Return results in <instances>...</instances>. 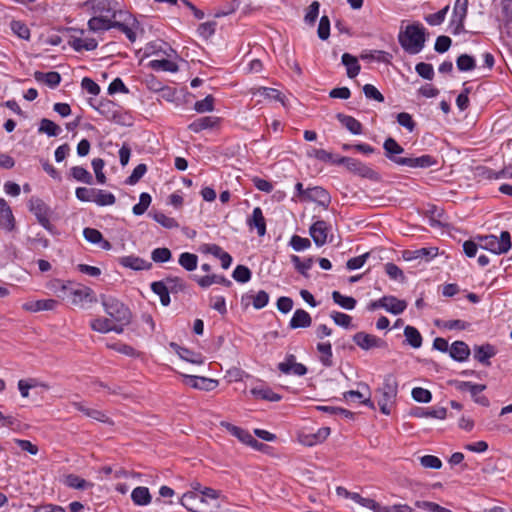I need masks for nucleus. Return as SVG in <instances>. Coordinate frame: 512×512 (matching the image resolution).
<instances>
[{"instance_id": "obj_14", "label": "nucleus", "mask_w": 512, "mask_h": 512, "mask_svg": "<svg viewBox=\"0 0 512 512\" xmlns=\"http://www.w3.org/2000/svg\"><path fill=\"white\" fill-rule=\"evenodd\" d=\"M473 351L475 360H477L478 362L485 366H490V358L494 357L497 354L496 347L490 343L475 345Z\"/></svg>"}, {"instance_id": "obj_52", "label": "nucleus", "mask_w": 512, "mask_h": 512, "mask_svg": "<svg viewBox=\"0 0 512 512\" xmlns=\"http://www.w3.org/2000/svg\"><path fill=\"white\" fill-rule=\"evenodd\" d=\"M457 68L460 71H471L476 67L475 59L468 54H461L456 60Z\"/></svg>"}, {"instance_id": "obj_49", "label": "nucleus", "mask_w": 512, "mask_h": 512, "mask_svg": "<svg viewBox=\"0 0 512 512\" xmlns=\"http://www.w3.org/2000/svg\"><path fill=\"white\" fill-rule=\"evenodd\" d=\"M111 323H112V321L109 318L99 317V318L93 319L90 322V327L93 331H96L99 333H109V332H111Z\"/></svg>"}, {"instance_id": "obj_53", "label": "nucleus", "mask_w": 512, "mask_h": 512, "mask_svg": "<svg viewBox=\"0 0 512 512\" xmlns=\"http://www.w3.org/2000/svg\"><path fill=\"white\" fill-rule=\"evenodd\" d=\"M232 277L239 283H247L252 277L251 270L245 265H237L232 273Z\"/></svg>"}, {"instance_id": "obj_44", "label": "nucleus", "mask_w": 512, "mask_h": 512, "mask_svg": "<svg viewBox=\"0 0 512 512\" xmlns=\"http://www.w3.org/2000/svg\"><path fill=\"white\" fill-rule=\"evenodd\" d=\"M251 393L254 397L262 400L271 402H277L281 400V396L272 391L270 388H253Z\"/></svg>"}, {"instance_id": "obj_25", "label": "nucleus", "mask_w": 512, "mask_h": 512, "mask_svg": "<svg viewBox=\"0 0 512 512\" xmlns=\"http://www.w3.org/2000/svg\"><path fill=\"white\" fill-rule=\"evenodd\" d=\"M221 426L224 427L231 435L236 437L239 441H241L244 444L256 443V439L249 433L248 430H245L241 427H238L236 425H233L229 422L222 421Z\"/></svg>"}, {"instance_id": "obj_15", "label": "nucleus", "mask_w": 512, "mask_h": 512, "mask_svg": "<svg viewBox=\"0 0 512 512\" xmlns=\"http://www.w3.org/2000/svg\"><path fill=\"white\" fill-rule=\"evenodd\" d=\"M328 224L324 220H318L309 228V234L314 243L321 247L327 242Z\"/></svg>"}, {"instance_id": "obj_7", "label": "nucleus", "mask_w": 512, "mask_h": 512, "mask_svg": "<svg viewBox=\"0 0 512 512\" xmlns=\"http://www.w3.org/2000/svg\"><path fill=\"white\" fill-rule=\"evenodd\" d=\"M481 248L491 251L495 254L507 253L511 248V235L508 231H502L500 238L495 235H485L479 237Z\"/></svg>"}, {"instance_id": "obj_6", "label": "nucleus", "mask_w": 512, "mask_h": 512, "mask_svg": "<svg viewBox=\"0 0 512 512\" xmlns=\"http://www.w3.org/2000/svg\"><path fill=\"white\" fill-rule=\"evenodd\" d=\"M84 5L89 8L93 16L113 20H116L117 15L120 19L125 17V13L119 9L118 2L115 0H87Z\"/></svg>"}, {"instance_id": "obj_27", "label": "nucleus", "mask_w": 512, "mask_h": 512, "mask_svg": "<svg viewBox=\"0 0 512 512\" xmlns=\"http://www.w3.org/2000/svg\"><path fill=\"white\" fill-rule=\"evenodd\" d=\"M193 280H195L198 283V285L202 288H208L214 283L221 284L226 287H230L232 285V282L225 276L216 274L206 275L202 277L194 275Z\"/></svg>"}, {"instance_id": "obj_5", "label": "nucleus", "mask_w": 512, "mask_h": 512, "mask_svg": "<svg viewBox=\"0 0 512 512\" xmlns=\"http://www.w3.org/2000/svg\"><path fill=\"white\" fill-rule=\"evenodd\" d=\"M101 304L105 313L116 323L129 324L132 319L130 309L112 296L101 295Z\"/></svg>"}, {"instance_id": "obj_40", "label": "nucleus", "mask_w": 512, "mask_h": 512, "mask_svg": "<svg viewBox=\"0 0 512 512\" xmlns=\"http://www.w3.org/2000/svg\"><path fill=\"white\" fill-rule=\"evenodd\" d=\"M404 336L411 347L415 349L421 347L423 339L420 332L415 327L407 325L404 328Z\"/></svg>"}, {"instance_id": "obj_17", "label": "nucleus", "mask_w": 512, "mask_h": 512, "mask_svg": "<svg viewBox=\"0 0 512 512\" xmlns=\"http://www.w3.org/2000/svg\"><path fill=\"white\" fill-rule=\"evenodd\" d=\"M247 225L251 230L255 228L260 237L266 234V220L260 207L253 209L252 215L247 218Z\"/></svg>"}, {"instance_id": "obj_55", "label": "nucleus", "mask_w": 512, "mask_h": 512, "mask_svg": "<svg viewBox=\"0 0 512 512\" xmlns=\"http://www.w3.org/2000/svg\"><path fill=\"white\" fill-rule=\"evenodd\" d=\"M165 283L169 286V292L170 293H178L183 292L186 289V282L179 277H166L164 279Z\"/></svg>"}, {"instance_id": "obj_45", "label": "nucleus", "mask_w": 512, "mask_h": 512, "mask_svg": "<svg viewBox=\"0 0 512 512\" xmlns=\"http://www.w3.org/2000/svg\"><path fill=\"white\" fill-rule=\"evenodd\" d=\"M94 202L98 206H109L113 205L116 202V197L111 192H107L105 190L96 189V193L94 196Z\"/></svg>"}, {"instance_id": "obj_50", "label": "nucleus", "mask_w": 512, "mask_h": 512, "mask_svg": "<svg viewBox=\"0 0 512 512\" xmlns=\"http://www.w3.org/2000/svg\"><path fill=\"white\" fill-rule=\"evenodd\" d=\"M436 325L439 328H444L448 330H465L470 324L463 320H446V321H436Z\"/></svg>"}, {"instance_id": "obj_10", "label": "nucleus", "mask_w": 512, "mask_h": 512, "mask_svg": "<svg viewBox=\"0 0 512 512\" xmlns=\"http://www.w3.org/2000/svg\"><path fill=\"white\" fill-rule=\"evenodd\" d=\"M354 343L361 349L368 351L373 348H387L388 344L385 340L363 331L357 332L353 335Z\"/></svg>"}, {"instance_id": "obj_47", "label": "nucleus", "mask_w": 512, "mask_h": 512, "mask_svg": "<svg viewBox=\"0 0 512 512\" xmlns=\"http://www.w3.org/2000/svg\"><path fill=\"white\" fill-rule=\"evenodd\" d=\"M330 434V428L329 427H322L318 429V431L314 434L307 435L306 441H303L305 445L313 446L318 443L323 442Z\"/></svg>"}, {"instance_id": "obj_38", "label": "nucleus", "mask_w": 512, "mask_h": 512, "mask_svg": "<svg viewBox=\"0 0 512 512\" xmlns=\"http://www.w3.org/2000/svg\"><path fill=\"white\" fill-rule=\"evenodd\" d=\"M70 176L76 181L92 185L94 182L92 174L82 166H73L70 169Z\"/></svg>"}, {"instance_id": "obj_8", "label": "nucleus", "mask_w": 512, "mask_h": 512, "mask_svg": "<svg viewBox=\"0 0 512 512\" xmlns=\"http://www.w3.org/2000/svg\"><path fill=\"white\" fill-rule=\"evenodd\" d=\"M179 502L183 507L191 512H217V509L219 508L218 504H214L210 507L207 501L204 500V496H200L198 493L193 491L184 493Z\"/></svg>"}, {"instance_id": "obj_4", "label": "nucleus", "mask_w": 512, "mask_h": 512, "mask_svg": "<svg viewBox=\"0 0 512 512\" xmlns=\"http://www.w3.org/2000/svg\"><path fill=\"white\" fill-rule=\"evenodd\" d=\"M376 393L380 395L378 398L380 411L385 415H389L398 394V381L396 377L393 374H387L384 377L382 386L376 390Z\"/></svg>"}, {"instance_id": "obj_29", "label": "nucleus", "mask_w": 512, "mask_h": 512, "mask_svg": "<svg viewBox=\"0 0 512 512\" xmlns=\"http://www.w3.org/2000/svg\"><path fill=\"white\" fill-rule=\"evenodd\" d=\"M71 282H64L60 279H52L46 284V288L53 292L58 298L66 299L71 289Z\"/></svg>"}, {"instance_id": "obj_51", "label": "nucleus", "mask_w": 512, "mask_h": 512, "mask_svg": "<svg viewBox=\"0 0 512 512\" xmlns=\"http://www.w3.org/2000/svg\"><path fill=\"white\" fill-rule=\"evenodd\" d=\"M151 201H152V198H151L150 194H148L146 192L141 193L140 197H139V203H137L136 205L133 206V209H132L133 213L137 216L144 214L146 212V210L148 209V207L150 206Z\"/></svg>"}, {"instance_id": "obj_32", "label": "nucleus", "mask_w": 512, "mask_h": 512, "mask_svg": "<svg viewBox=\"0 0 512 512\" xmlns=\"http://www.w3.org/2000/svg\"><path fill=\"white\" fill-rule=\"evenodd\" d=\"M63 483L67 487L77 490H86L94 486L92 482L86 481L76 474L65 475Z\"/></svg>"}, {"instance_id": "obj_31", "label": "nucleus", "mask_w": 512, "mask_h": 512, "mask_svg": "<svg viewBox=\"0 0 512 512\" xmlns=\"http://www.w3.org/2000/svg\"><path fill=\"white\" fill-rule=\"evenodd\" d=\"M219 118L213 116H204L197 118L188 125V129L192 132L199 133L205 129L213 128L218 123Z\"/></svg>"}, {"instance_id": "obj_48", "label": "nucleus", "mask_w": 512, "mask_h": 512, "mask_svg": "<svg viewBox=\"0 0 512 512\" xmlns=\"http://www.w3.org/2000/svg\"><path fill=\"white\" fill-rule=\"evenodd\" d=\"M10 28L19 38L24 40L30 39V29L23 21L12 20L10 23Z\"/></svg>"}, {"instance_id": "obj_63", "label": "nucleus", "mask_w": 512, "mask_h": 512, "mask_svg": "<svg viewBox=\"0 0 512 512\" xmlns=\"http://www.w3.org/2000/svg\"><path fill=\"white\" fill-rule=\"evenodd\" d=\"M152 217L157 223L162 225L164 228L172 229L178 227V222L174 218L168 217L162 212H155L153 213Z\"/></svg>"}, {"instance_id": "obj_58", "label": "nucleus", "mask_w": 512, "mask_h": 512, "mask_svg": "<svg viewBox=\"0 0 512 512\" xmlns=\"http://www.w3.org/2000/svg\"><path fill=\"white\" fill-rule=\"evenodd\" d=\"M448 10H449V6L446 5L444 8H442L438 12L427 15L425 17V21L431 26L440 25L444 22Z\"/></svg>"}, {"instance_id": "obj_46", "label": "nucleus", "mask_w": 512, "mask_h": 512, "mask_svg": "<svg viewBox=\"0 0 512 512\" xmlns=\"http://www.w3.org/2000/svg\"><path fill=\"white\" fill-rule=\"evenodd\" d=\"M290 260L293 263L295 269L303 276H307V271L311 269L313 265V258L309 257L304 261H301L300 257L297 255H291Z\"/></svg>"}, {"instance_id": "obj_11", "label": "nucleus", "mask_w": 512, "mask_h": 512, "mask_svg": "<svg viewBox=\"0 0 512 512\" xmlns=\"http://www.w3.org/2000/svg\"><path fill=\"white\" fill-rule=\"evenodd\" d=\"M346 168L351 173L365 179H369L372 181H378L380 179L379 173H377L368 165L355 158L350 159Z\"/></svg>"}, {"instance_id": "obj_57", "label": "nucleus", "mask_w": 512, "mask_h": 512, "mask_svg": "<svg viewBox=\"0 0 512 512\" xmlns=\"http://www.w3.org/2000/svg\"><path fill=\"white\" fill-rule=\"evenodd\" d=\"M147 172V166L146 164H138L132 171L131 175L126 178L125 184L127 185H135L140 181V179L145 175Z\"/></svg>"}, {"instance_id": "obj_1", "label": "nucleus", "mask_w": 512, "mask_h": 512, "mask_svg": "<svg viewBox=\"0 0 512 512\" xmlns=\"http://www.w3.org/2000/svg\"><path fill=\"white\" fill-rule=\"evenodd\" d=\"M384 155L387 159L398 166H407L409 168H429L438 164L435 157L424 154L419 157H403L401 156L405 150L392 137H388L383 143Z\"/></svg>"}, {"instance_id": "obj_56", "label": "nucleus", "mask_w": 512, "mask_h": 512, "mask_svg": "<svg viewBox=\"0 0 512 512\" xmlns=\"http://www.w3.org/2000/svg\"><path fill=\"white\" fill-rule=\"evenodd\" d=\"M361 58L375 60L377 62H382V63H390L391 59H392V55L386 51L374 50V51H371L369 54H362Z\"/></svg>"}, {"instance_id": "obj_34", "label": "nucleus", "mask_w": 512, "mask_h": 512, "mask_svg": "<svg viewBox=\"0 0 512 512\" xmlns=\"http://www.w3.org/2000/svg\"><path fill=\"white\" fill-rule=\"evenodd\" d=\"M341 61L342 64L346 67L347 76L349 78H355L359 74L361 66L355 56L349 53H344L342 55Z\"/></svg>"}, {"instance_id": "obj_42", "label": "nucleus", "mask_w": 512, "mask_h": 512, "mask_svg": "<svg viewBox=\"0 0 512 512\" xmlns=\"http://www.w3.org/2000/svg\"><path fill=\"white\" fill-rule=\"evenodd\" d=\"M38 131L39 133L47 134L49 137H56L61 133L62 129L52 120L43 118L40 122Z\"/></svg>"}, {"instance_id": "obj_28", "label": "nucleus", "mask_w": 512, "mask_h": 512, "mask_svg": "<svg viewBox=\"0 0 512 512\" xmlns=\"http://www.w3.org/2000/svg\"><path fill=\"white\" fill-rule=\"evenodd\" d=\"M450 357L458 362H464L470 355L469 346L464 341H455L449 350Z\"/></svg>"}, {"instance_id": "obj_37", "label": "nucleus", "mask_w": 512, "mask_h": 512, "mask_svg": "<svg viewBox=\"0 0 512 512\" xmlns=\"http://www.w3.org/2000/svg\"><path fill=\"white\" fill-rule=\"evenodd\" d=\"M317 351L320 353L319 360L325 367L333 366L332 361V346L330 342H320L316 346Z\"/></svg>"}, {"instance_id": "obj_22", "label": "nucleus", "mask_w": 512, "mask_h": 512, "mask_svg": "<svg viewBox=\"0 0 512 512\" xmlns=\"http://www.w3.org/2000/svg\"><path fill=\"white\" fill-rule=\"evenodd\" d=\"M119 263L125 267L135 271L149 270L152 267V263L140 258L138 256L129 255L119 259Z\"/></svg>"}, {"instance_id": "obj_26", "label": "nucleus", "mask_w": 512, "mask_h": 512, "mask_svg": "<svg viewBox=\"0 0 512 512\" xmlns=\"http://www.w3.org/2000/svg\"><path fill=\"white\" fill-rule=\"evenodd\" d=\"M312 324L310 314L304 309L295 310L292 318L289 321L290 329L308 328Z\"/></svg>"}, {"instance_id": "obj_36", "label": "nucleus", "mask_w": 512, "mask_h": 512, "mask_svg": "<svg viewBox=\"0 0 512 512\" xmlns=\"http://www.w3.org/2000/svg\"><path fill=\"white\" fill-rule=\"evenodd\" d=\"M34 78L38 82L45 83L50 88L57 87L61 82V75L55 71H51V72H47V73L36 71L34 73Z\"/></svg>"}, {"instance_id": "obj_21", "label": "nucleus", "mask_w": 512, "mask_h": 512, "mask_svg": "<svg viewBox=\"0 0 512 512\" xmlns=\"http://www.w3.org/2000/svg\"><path fill=\"white\" fill-rule=\"evenodd\" d=\"M410 414L417 418H436V419L443 420L447 416V409L444 407H439V408L415 407L411 410Z\"/></svg>"}, {"instance_id": "obj_18", "label": "nucleus", "mask_w": 512, "mask_h": 512, "mask_svg": "<svg viewBox=\"0 0 512 512\" xmlns=\"http://www.w3.org/2000/svg\"><path fill=\"white\" fill-rule=\"evenodd\" d=\"M0 227L8 232L15 228V218L7 201L0 198Z\"/></svg>"}, {"instance_id": "obj_43", "label": "nucleus", "mask_w": 512, "mask_h": 512, "mask_svg": "<svg viewBox=\"0 0 512 512\" xmlns=\"http://www.w3.org/2000/svg\"><path fill=\"white\" fill-rule=\"evenodd\" d=\"M333 301L346 310H353L357 304L355 298L351 296H344L339 291H333Z\"/></svg>"}, {"instance_id": "obj_30", "label": "nucleus", "mask_w": 512, "mask_h": 512, "mask_svg": "<svg viewBox=\"0 0 512 512\" xmlns=\"http://www.w3.org/2000/svg\"><path fill=\"white\" fill-rule=\"evenodd\" d=\"M336 119L354 135H360L363 132L362 124L352 116L344 113H337Z\"/></svg>"}, {"instance_id": "obj_16", "label": "nucleus", "mask_w": 512, "mask_h": 512, "mask_svg": "<svg viewBox=\"0 0 512 512\" xmlns=\"http://www.w3.org/2000/svg\"><path fill=\"white\" fill-rule=\"evenodd\" d=\"M438 254V249L435 247L429 248H420L415 250H404L402 253V257L406 261H412L417 259H424L425 261H429L433 259Z\"/></svg>"}, {"instance_id": "obj_62", "label": "nucleus", "mask_w": 512, "mask_h": 512, "mask_svg": "<svg viewBox=\"0 0 512 512\" xmlns=\"http://www.w3.org/2000/svg\"><path fill=\"white\" fill-rule=\"evenodd\" d=\"M415 71L420 77L426 80H432L435 75L432 64L425 62H419L416 64Z\"/></svg>"}, {"instance_id": "obj_3", "label": "nucleus", "mask_w": 512, "mask_h": 512, "mask_svg": "<svg viewBox=\"0 0 512 512\" xmlns=\"http://www.w3.org/2000/svg\"><path fill=\"white\" fill-rule=\"evenodd\" d=\"M398 41L408 54H418L425 46L426 30L419 23L407 25L405 30L400 31Z\"/></svg>"}, {"instance_id": "obj_54", "label": "nucleus", "mask_w": 512, "mask_h": 512, "mask_svg": "<svg viewBox=\"0 0 512 512\" xmlns=\"http://www.w3.org/2000/svg\"><path fill=\"white\" fill-rule=\"evenodd\" d=\"M320 3L318 1H313L309 7L307 8L306 14L304 16V22L307 25L314 26L316 20L319 15Z\"/></svg>"}, {"instance_id": "obj_23", "label": "nucleus", "mask_w": 512, "mask_h": 512, "mask_svg": "<svg viewBox=\"0 0 512 512\" xmlns=\"http://www.w3.org/2000/svg\"><path fill=\"white\" fill-rule=\"evenodd\" d=\"M58 304V301L55 299H40L26 302L23 308L30 312L51 311L54 310Z\"/></svg>"}, {"instance_id": "obj_12", "label": "nucleus", "mask_w": 512, "mask_h": 512, "mask_svg": "<svg viewBox=\"0 0 512 512\" xmlns=\"http://www.w3.org/2000/svg\"><path fill=\"white\" fill-rule=\"evenodd\" d=\"M68 298H71V303L76 306L82 305L84 301L90 303L97 302L95 292L86 286L78 288L71 287Z\"/></svg>"}, {"instance_id": "obj_60", "label": "nucleus", "mask_w": 512, "mask_h": 512, "mask_svg": "<svg viewBox=\"0 0 512 512\" xmlns=\"http://www.w3.org/2000/svg\"><path fill=\"white\" fill-rule=\"evenodd\" d=\"M179 356L190 363L193 364H202L203 363V357L199 353H195L187 348H181L179 347L178 351Z\"/></svg>"}, {"instance_id": "obj_64", "label": "nucleus", "mask_w": 512, "mask_h": 512, "mask_svg": "<svg viewBox=\"0 0 512 512\" xmlns=\"http://www.w3.org/2000/svg\"><path fill=\"white\" fill-rule=\"evenodd\" d=\"M411 395L416 402L420 403H429L432 400V393L422 387L413 388Z\"/></svg>"}, {"instance_id": "obj_20", "label": "nucleus", "mask_w": 512, "mask_h": 512, "mask_svg": "<svg viewBox=\"0 0 512 512\" xmlns=\"http://www.w3.org/2000/svg\"><path fill=\"white\" fill-rule=\"evenodd\" d=\"M381 302L384 305L381 306V308L385 309L386 311L394 315H399L403 313L407 308V303L405 300H400L392 295L383 296L381 298Z\"/></svg>"}, {"instance_id": "obj_2", "label": "nucleus", "mask_w": 512, "mask_h": 512, "mask_svg": "<svg viewBox=\"0 0 512 512\" xmlns=\"http://www.w3.org/2000/svg\"><path fill=\"white\" fill-rule=\"evenodd\" d=\"M138 21L131 14L125 13V17L120 20H113L110 18L93 16L88 20V29L91 32L98 33L108 31L116 28L124 33L130 42L136 41L135 28L138 26Z\"/></svg>"}, {"instance_id": "obj_39", "label": "nucleus", "mask_w": 512, "mask_h": 512, "mask_svg": "<svg viewBox=\"0 0 512 512\" xmlns=\"http://www.w3.org/2000/svg\"><path fill=\"white\" fill-rule=\"evenodd\" d=\"M148 66L155 71H168L172 73L177 72L179 69L177 63L169 59L152 60L149 62Z\"/></svg>"}, {"instance_id": "obj_61", "label": "nucleus", "mask_w": 512, "mask_h": 512, "mask_svg": "<svg viewBox=\"0 0 512 512\" xmlns=\"http://www.w3.org/2000/svg\"><path fill=\"white\" fill-rule=\"evenodd\" d=\"M214 97L212 95H207L203 100L197 101L194 104V109L198 113L211 112L214 110Z\"/></svg>"}, {"instance_id": "obj_33", "label": "nucleus", "mask_w": 512, "mask_h": 512, "mask_svg": "<svg viewBox=\"0 0 512 512\" xmlns=\"http://www.w3.org/2000/svg\"><path fill=\"white\" fill-rule=\"evenodd\" d=\"M131 499L135 505L146 506L151 503L152 497L147 487L138 486L132 490Z\"/></svg>"}, {"instance_id": "obj_9", "label": "nucleus", "mask_w": 512, "mask_h": 512, "mask_svg": "<svg viewBox=\"0 0 512 512\" xmlns=\"http://www.w3.org/2000/svg\"><path fill=\"white\" fill-rule=\"evenodd\" d=\"M29 210L35 215L37 221L44 229L53 233L55 227L50 222L52 210L42 199L32 197L29 200Z\"/></svg>"}, {"instance_id": "obj_35", "label": "nucleus", "mask_w": 512, "mask_h": 512, "mask_svg": "<svg viewBox=\"0 0 512 512\" xmlns=\"http://www.w3.org/2000/svg\"><path fill=\"white\" fill-rule=\"evenodd\" d=\"M151 290L160 297L163 306H168L171 302L169 286L164 280L151 283Z\"/></svg>"}, {"instance_id": "obj_24", "label": "nucleus", "mask_w": 512, "mask_h": 512, "mask_svg": "<svg viewBox=\"0 0 512 512\" xmlns=\"http://www.w3.org/2000/svg\"><path fill=\"white\" fill-rule=\"evenodd\" d=\"M241 301L245 303V305H249L251 302L255 309H262L269 302V294L264 290L258 291L255 295L246 293L242 296Z\"/></svg>"}, {"instance_id": "obj_41", "label": "nucleus", "mask_w": 512, "mask_h": 512, "mask_svg": "<svg viewBox=\"0 0 512 512\" xmlns=\"http://www.w3.org/2000/svg\"><path fill=\"white\" fill-rule=\"evenodd\" d=\"M178 262L186 271L191 272L197 268L198 256L193 253L184 252L180 254Z\"/></svg>"}, {"instance_id": "obj_19", "label": "nucleus", "mask_w": 512, "mask_h": 512, "mask_svg": "<svg viewBox=\"0 0 512 512\" xmlns=\"http://www.w3.org/2000/svg\"><path fill=\"white\" fill-rule=\"evenodd\" d=\"M185 383L192 388L200 389L204 391H211L216 388L218 382L216 380L202 377V376H193V375H185Z\"/></svg>"}, {"instance_id": "obj_59", "label": "nucleus", "mask_w": 512, "mask_h": 512, "mask_svg": "<svg viewBox=\"0 0 512 512\" xmlns=\"http://www.w3.org/2000/svg\"><path fill=\"white\" fill-rule=\"evenodd\" d=\"M171 258H172V253L166 247L155 248L151 252V259L156 263H165V262H168Z\"/></svg>"}, {"instance_id": "obj_13", "label": "nucleus", "mask_w": 512, "mask_h": 512, "mask_svg": "<svg viewBox=\"0 0 512 512\" xmlns=\"http://www.w3.org/2000/svg\"><path fill=\"white\" fill-rule=\"evenodd\" d=\"M306 201L315 202L327 209L331 203V196L323 187L314 186L306 189Z\"/></svg>"}]
</instances>
